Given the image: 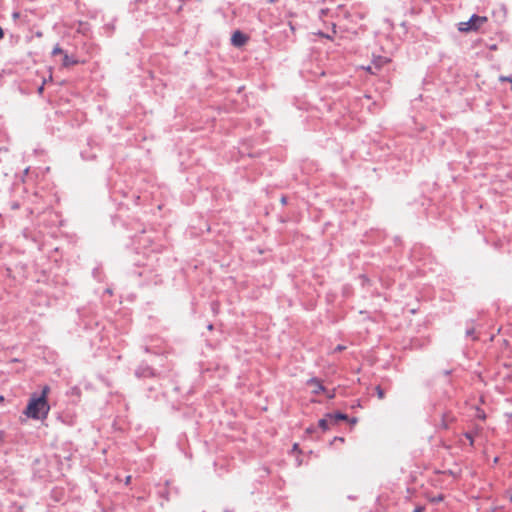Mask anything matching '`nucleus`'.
Listing matches in <instances>:
<instances>
[{
    "label": "nucleus",
    "mask_w": 512,
    "mask_h": 512,
    "mask_svg": "<svg viewBox=\"0 0 512 512\" xmlns=\"http://www.w3.org/2000/svg\"><path fill=\"white\" fill-rule=\"evenodd\" d=\"M49 386H44L40 396L33 394L28 402L24 414L28 418L35 420L45 419L50 411V405L47 400L49 394Z\"/></svg>",
    "instance_id": "1"
},
{
    "label": "nucleus",
    "mask_w": 512,
    "mask_h": 512,
    "mask_svg": "<svg viewBox=\"0 0 512 512\" xmlns=\"http://www.w3.org/2000/svg\"><path fill=\"white\" fill-rule=\"evenodd\" d=\"M488 18L486 16L472 15L468 21L460 22L458 24V30L463 33L476 32L478 31L486 22Z\"/></svg>",
    "instance_id": "2"
},
{
    "label": "nucleus",
    "mask_w": 512,
    "mask_h": 512,
    "mask_svg": "<svg viewBox=\"0 0 512 512\" xmlns=\"http://www.w3.org/2000/svg\"><path fill=\"white\" fill-rule=\"evenodd\" d=\"M248 40H249V37L247 35H245L244 33H242L241 31H235L231 37V42L236 47H241V46L245 45Z\"/></svg>",
    "instance_id": "3"
},
{
    "label": "nucleus",
    "mask_w": 512,
    "mask_h": 512,
    "mask_svg": "<svg viewBox=\"0 0 512 512\" xmlns=\"http://www.w3.org/2000/svg\"><path fill=\"white\" fill-rule=\"evenodd\" d=\"M307 385L311 388V392L314 394H319L320 392L325 391L324 386L317 378L308 380Z\"/></svg>",
    "instance_id": "4"
},
{
    "label": "nucleus",
    "mask_w": 512,
    "mask_h": 512,
    "mask_svg": "<svg viewBox=\"0 0 512 512\" xmlns=\"http://www.w3.org/2000/svg\"><path fill=\"white\" fill-rule=\"evenodd\" d=\"M387 63H389V59L383 56L374 57L372 61L373 67L377 71H379Z\"/></svg>",
    "instance_id": "5"
},
{
    "label": "nucleus",
    "mask_w": 512,
    "mask_h": 512,
    "mask_svg": "<svg viewBox=\"0 0 512 512\" xmlns=\"http://www.w3.org/2000/svg\"><path fill=\"white\" fill-rule=\"evenodd\" d=\"M330 424H334L333 421H331L328 417V414L325 418H322L319 420V427L322 428L324 431L328 430L330 428Z\"/></svg>",
    "instance_id": "6"
},
{
    "label": "nucleus",
    "mask_w": 512,
    "mask_h": 512,
    "mask_svg": "<svg viewBox=\"0 0 512 512\" xmlns=\"http://www.w3.org/2000/svg\"><path fill=\"white\" fill-rule=\"evenodd\" d=\"M328 417L333 423H337L339 420H347L348 416L343 413H336V414H328Z\"/></svg>",
    "instance_id": "7"
},
{
    "label": "nucleus",
    "mask_w": 512,
    "mask_h": 512,
    "mask_svg": "<svg viewBox=\"0 0 512 512\" xmlns=\"http://www.w3.org/2000/svg\"><path fill=\"white\" fill-rule=\"evenodd\" d=\"M77 60H72L67 54H64L63 56V66L69 67L71 65L77 64Z\"/></svg>",
    "instance_id": "8"
},
{
    "label": "nucleus",
    "mask_w": 512,
    "mask_h": 512,
    "mask_svg": "<svg viewBox=\"0 0 512 512\" xmlns=\"http://www.w3.org/2000/svg\"><path fill=\"white\" fill-rule=\"evenodd\" d=\"M375 390H376L378 398L379 399H384V397H385L384 390L380 386H376Z\"/></svg>",
    "instance_id": "9"
},
{
    "label": "nucleus",
    "mask_w": 512,
    "mask_h": 512,
    "mask_svg": "<svg viewBox=\"0 0 512 512\" xmlns=\"http://www.w3.org/2000/svg\"><path fill=\"white\" fill-rule=\"evenodd\" d=\"M361 69L365 70L366 72H368L370 74H377V70L374 69L373 65L372 66H362Z\"/></svg>",
    "instance_id": "10"
},
{
    "label": "nucleus",
    "mask_w": 512,
    "mask_h": 512,
    "mask_svg": "<svg viewBox=\"0 0 512 512\" xmlns=\"http://www.w3.org/2000/svg\"><path fill=\"white\" fill-rule=\"evenodd\" d=\"M499 80L501 82H509L510 83V86H511V90H512V78L511 77H507V76H500L499 77Z\"/></svg>",
    "instance_id": "11"
},
{
    "label": "nucleus",
    "mask_w": 512,
    "mask_h": 512,
    "mask_svg": "<svg viewBox=\"0 0 512 512\" xmlns=\"http://www.w3.org/2000/svg\"><path fill=\"white\" fill-rule=\"evenodd\" d=\"M52 54L53 55L63 54V50L57 45L54 47Z\"/></svg>",
    "instance_id": "12"
},
{
    "label": "nucleus",
    "mask_w": 512,
    "mask_h": 512,
    "mask_svg": "<svg viewBox=\"0 0 512 512\" xmlns=\"http://www.w3.org/2000/svg\"><path fill=\"white\" fill-rule=\"evenodd\" d=\"M130 482H131V476L129 475L125 479V484L128 485V484H130Z\"/></svg>",
    "instance_id": "13"
},
{
    "label": "nucleus",
    "mask_w": 512,
    "mask_h": 512,
    "mask_svg": "<svg viewBox=\"0 0 512 512\" xmlns=\"http://www.w3.org/2000/svg\"><path fill=\"white\" fill-rule=\"evenodd\" d=\"M343 349H345V347H344V346L339 345V346H337V347L335 348V351H342Z\"/></svg>",
    "instance_id": "14"
},
{
    "label": "nucleus",
    "mask_w": 512,
    "mask_h": 512,
    "mask_svg": "<svg viewBox=\"0 0 512 512\" xmlns=\"http://www.w3.org/2000/svg\"><path fill=\"white\" fill-rule=\"evenodd\" d=\"M299 450V445L297 443H295L293 445V451H298Z\"/></svg>",
    "instance_id": "15"
},
{
    "label": "nucleus",
    "mask_w": 512,
    "mask_h": 512,
    "mask_svg": "<svg viewBox=\"0 0 512 512\" xmlns=\"http://www.w3.org/2000/svg\"><path fill=\"white\" fill-rule=\"evenodd\" d=\"M465 436L470 440V443L472 444L473 443V439H472L471 435L470 434H466Z\"/></svg>",
    "instance_id": "16"
},
{
    "label": "nucleus",
    "mask_w": 512,
    "mask_h": 512,
    "mask_svg": "<svg viewBox=\"0 0 512 512\" xmlns=\"http://www.w3.org/2000/svg\"><path fill=\"white\" fill-rule=\"evenodd\" d=\"M3 36H4V33H3L2 28L0 27V39H2V38H3Z\"/></svg>",
    "instance_id": "17"
},
{
    "label": "nucleus",
    "mask_w": 512,
    "mask_h": 512,
    "mask_svg": "<svg viewBox=\"0 0 512 512\" xmlns=\"http://www.w3.org/2000/svg\"><path fill=\"white\" fill-rule=\"evenodd\" d=\"M356 422H357V420L355 418L351 420L352 424H355Z\"/></svg>",
    "instance_id": "18"
},
{
    "label": "nucleus",
    "mask_w": 512,
    "mask_h": 512,
    "mask_svg": "<svg viewBox=\"0 0 512 512\" xmlns=\"http://www.w3.org/2000/svg\"><path fill=\"white\" fill-rule=\"evenodd\" d=\"M281 202H282L283 204H285V203H286V199H285V198H282V199H281Z\"/></svg>",
    "instance_id": "19"
},
{
    "label": "nucleus",
    "mask_w": 512,
    "mask_h": 512,
    "mask_svg": "<svg viewBox=\"0 0 512 512\" xmlns=\"http://www.w3.org/2000/svg\"><path fill=\"white\" fill-rule=\"evenodd\" d=\"M290 28L292 31H294V26L290 23Z\"/></svg>",
    "instance_id": "20"
},
{
    "label": "nucleus",
    "mask_w": 512,
    "mask_h": 512,
    "mask_svg": "<svg viewBox=\"0 0 512 512\" xmlns=\"http://www.w3.org/2000/svg\"><path fill=\"white\" fill-rule=\"evenodd\" d=\"M43 91V85L39 88V92L41 93Z\"/></svg>",
    "instance_id": "21"
},
{
    "label": "nucleus",
    "mask_w": 512,
    "mask_h": 512,
    "mask_svg": "<svg viewBox=\"0 0 512 512\" xmlns=\"http://www.w3.org/2000/svg\"><path fill=\"white\" fill-rule=\"evenodd\" d=\"M415 512H419L418 510H416Z\"/></svg>",
    "instance_id": "22"
}]
</instances>
